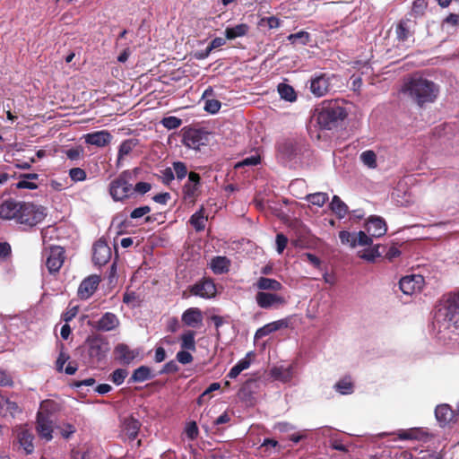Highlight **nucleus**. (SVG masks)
Here are the masks:
<instances>
[{
  "instance_id": "nucleus-63",
  "label": "nucleus",
  "mask_w": 459,
  "mask_h": 459,
  "mask_svg": "<svg viewBox=\"0 0 459 459\" xmlns=\"http://www.w3.org/2000/svg\"><path fill=\"white\" fill-rule=\"evenodd\" d=\"M96 383L93 377H89L84 380H74L70 385L74 388H81L82 386H92Z\"/></svg>"
},
{
  "instance_id": "nucleus-41",
  "label": "nucleus",
  "mask_w": 459,
  "mask_h": 459,
  "mask_svg": "<svg viewBox=\"0 0 459 459\" xmlns=\"http://www.w3.org/2000/svg\"><path fill=\"white\" fill-rule=\"evenodd\" d=\"M221 388V385L220 383H217V382H214V383H212L201 394L200 396L197 398L196 400V403L199 405V406H202L204 405V403H206L211 396H210V394L214 392V391H217Z\"/></svg>"
},
{
  "instance_id": "nucleus-49",
  "label": "nucleus",
  "mask_w": 459,
  "mask_h": 459,
  "mask_svg": "<svg viewBox=\"0 0 459 459\" xmlns=\"http://www.w3.org/2000/svg\"><path fill=\"white\" fill-rule=\"evenodd\" d=\"M161 125L169 130L177 129L182 125V120L177 117H167L161 120Z\"/></svg>"
},
{
  "instance_id": "nucleus-19",
  "label": "nucleus",
  "mask_w": 459,
  "mask_h": 459,
  "mask_svg": "<svg viewBox=\"0 0 459 459\" xmlns=\"http://www.w3.org/2000/svg\"><path fill=\"white\" fill-rule=\"evenodd\" d=\"M366 230L371 237L380 238L386 233L387 226L383 218L371 216L366 223Z\"/></svg>"
},
{
  "instance_id": "nucleus-24",
  "label": "nucleus",
  "mask_w": 459,
  "mask_h": 459,
  "mask_svg": "<svg viewBox=\"0 0 459 459\" xmlns=\"http://www.w3.org/2000/svg\"><path fill=\"white\" fill-rule=\"evenodd\" d=\"M398 437L401 440H423L429 437V433L420 428H412L406 430H400Z\"/></svg>"
},
{
  "instance_id": "nucleus-29",
  "label": "nucleus",
  "mask_w": 459,
  "mask_h": 459,
  "mask_svg": "<svg viewBox=\"0 0 459 459\" xmlns=\"http://www.w3.org/2000/svg\"><path fill=\"white\" fill-rule=\"evenodd\" d=\"M39 178V174L37 173H26L20 175V180L15 185L18 189H30L34 190L38 188V185L33 182V180H37Z\"/></svg>"
},
{
  "instance_id": "nucleus-20",
  "label": "nucleus",
  "mask_w": 459,
  "mask_h": 459,
  "mask_svg": "<svg viewBox=\"0 0 459 459\" xmlns=\"http://www.w3.org/2000/svg\"><path fill=\"white\" fill-rule=\"evenodd\" d=\"M456 413L448 404H439L435 409V416L441 427L448 425L450 422L456 421Z\"/></svg>"
},
{
  "instance_id": "nucleus-61",
  "label": "nucleus",
  "mask_w": 459,
  "mask_h": 459,
  "mask_svg": "<svg viewBox=\"0 0 459 459\" xmlns=\"http://www.w3.org/2000/svg\"><path fill=\"white\" fill-rule=\"evenodd\" d=\"M12 255L11 245L8 242H0V259L7 260Z\"/></svg>"
},
{
  "instance_id": "nucleus-15",
  "label": "nucleus",
  "mask_w": 459,
  "mask_h": 459,
  "mask_svg": "<svg viewBox=\"0 0 459 459\" xmlns=\"http://www.w3.org/2000/svg\"><path fill=\"white\" fill-rule=\"evenodd\" d=\"M100 282V277L97 274L86 277L79 285L77 290L78 297L84 300L90 299L97 290Z\"/></svg>"
},
{
  "instance_id": "nucleus-17",
  "label": "nucleus",
  "mask_w": 459,
  "mask_h": 459,
  "mask_svg": "<svg viewBox=\"0 0 459 459\" xmlns=\"http://www.w3.org/2000/svg\"><path fill=\"white\" fill-rule=\"evenodd\" d=\"M111 257V249L105 240H98L93 245L92 261L97 265L106 264Z\"/></svg>"
},
{
  "instance_id": "nucleus-54",
  "label": "nucleus",
  "mask_w": 459,
  "mask_h": 459,
  "mask_svg": "<svg viewBox=\"0 0 459 459\" xmlns=\"http://www.w3.org/2000/svg\"><path fill=\"white\" fill-rule=\"evenodd\" d=\"M71 179L74 182L83 181L86 179V172L81 168H73L69 171Z\"/></svg>"
},
{
  "instance_id": "nucleus-32",
  "label": "nucleus",
  "mask_w": 459,
  "mask_h": 459,
  "mask_svg": "<svg viewBox=\"0 0 459 459\" xmlns=\"http://www.w3.org/2000/svg\"><path fill=\"white\" fill-rule=\"evenodd\" d=\"M37 431L40 437L45 438L47 441L52 439V423L45 418L39 417L37 420Z\"/></svg>"
},
{
  "instance_id": "nucleus-16",
  "label": "nucleus",
  "mask_w": 459,
  "mask_h": 459,
  "mask_svg": "<svg viewBox=\"0 0 459 459\" xmlns=\"http://www.w3.org/2000/svg\"><path fill=\"white\" fill-rule=\"evenodd\" d=\"M119 324L117 315L111 312H106L98 321L90 323L92 327L100 332L113 331L119 326Z\"/></svg>"
},
{
  "instance_id": "nucleus-64",
  "label": "nucleus",
  "mask_w": 459,
  "mask_h": 459,
  "mask_svg": "<svg viewBox=\"0 0 459 459\" xmlns=\"http://www.w3.org/2000/svg\"><path fill=\"white\" fill-rule=\"evenodd\" d=\"M272 333H273V330L269 323L256 330V332L255 333V338L261 339V338H264V337L269 335Z\"/></svg>"
},
{
  "instance_id": "nucleus-3",
  "label": "nucleus",
  "mask_w": 459,
  "mask_h": 459,
  "mask_svg": "<svg viewBox=\"0 0 459 459\" xmlns=\"http://www.w3.org/2000/svg\"><path fill=\"white\" fill-rule=\"evenodd\" d=\"M347 116L348 112L342 100H325L319 108L317 122L322 128L331 130L340 126Z\"/></svg>"
},
{
  "instance_id": "nucleus-47",
  "label": "nucleus",
  "mask_w": 459,
  "mask_h": 459,
  "mask_svg": "<svg viewBox=\"0 0 459 459\" xmlns=\"http://www.w3.org/2000/svg\"><path fill=\"white\" fill-rule=\"evenodd\" d=\"M57 429L65 439L70 438L76 432L75 426L68 422L60 424Z\"/></svg>"
},
{
  "instance_id": "nucleus-22",
  "label": "nucleus",
  "mask_w": 459,
  "mask_h": 459,
  "mask_svg": "<svg viewBox=\"0 0 459 459\" xmlns=\"http://www.w3.org/2000/svg\"><path fill=\"white\" fill-rule=\"evenodd\" d=\"M254 287L259 291L278 292L284 289L283 285L277 280L261 276L254 283Z\"/></svg>"
},
{
  "instance_id": "nucleus-8",
  "label": "nucleus",
  "mask_w": 459,
  "mask_h": 459,
  "mask_svg": "<svg viewBox=\"0 0 459 459\" xmlns=\"http://www.w3.org/2000/svg\"><path fill=\"white\" fill-rule=\"evenodd\" d=\"M201 177L198 173L191 171L188 179L183 186V199L186 203L195 204L200 193Z\"/></svg>"
},
{
  "instance_id": "nucleus-33",
  "label": "nucleus",
  "mask_w": 459,
  "mask_h": 459,
  "mask_svg": "<svg viewBox=\"0 0 459 459\" xmlns=\"http://www.w3.org/2000/svg\"><path fill=\"white\" fill-rule=\"evenodd\" d=\"M205 209L202 205L198 211H196L189 220L190 224L195 228L196 231H203L205 229V221L207 217L204 216Z\"/></svg>"
},
{
  "instance_id": "nucleus-13",
  "label": "nucleus",
  "mask_w": 459,
  "mask_h": 459,
  "mask_svg": "<svg viewBox=\"0 0 459 459\" xmlns=\"http://www.w3.org/2000/svg\"><path fill=\"white\" fill-rule=\"evenodd\" d=\"M331 90V76L326 74H316L310 81V91L316 97H322Z\"/></svg>"
},
{
  "instance_id": "nucleus-11",
  "label": "nucleus",
  "mask_w": 459,
  "mask_h": 459,
  "mask_svg": "<svg viewBox=\"0 0 459 459\" xmlns=\"http://www.w3.org/2000/svg\"><path fill=\"white\" fill-rule=\"evenodd\" d=\"M189 291L194 296L203 299H212L216 296L217 289L214 281L210 278H203L189 287Z\"/></svg>"
},
{
  "instance_id": "nucleus-46",
  "label": "nucleus",
  "mask_w": 459,
  "mask_h": 459,
  "mask_svg": "<svg viewBox=\"0 0 459 459\" xmlns=\"http://www.w3.org/2000/svg\"><path fill=\"white\" fill-rule=\"evenodd\" d=\"M380 248L381 246H376L374 247L365 249L360 257L367 261H374L376 257H379L382 255L383 251H380ZM382 248L385 247H382Z\"/></svg>"
},
{
  "instance_id": "nucleus-38",
  "label": "nucleus",
  "mask_w": 459,
  "mask_h": 459,
  "mask_svg": "<svg viewBox=\"0 0 459 459\" xmlns=\"http://www.w3.org/2000/svg\"><path fill=\"white\" fill-rule=\"evenodd\" d=\"M278 92L281 99L287 101H294L297 99L296 92L292 86L286 83H280L278 85Z\"/></svg>"
},
{
  "instance_id": "nucleus-10",
  "label": "nucleus",
  "mask_w": 459,
  "mask_h": 459,
  "mask_svg": "<svg viewBox=\"0 0 459 459\" xmlns=\"http://www.w3.org/2000/svg\"><path fill=\"white\" fill-rule=\"evenodd\" d=\"M255 302L260 308L270 309L279 307L286 304V299L277 292L257 291Z\"/></svg>"
},
{
  "instance_id": "nucleus-51",
  "label": "nucleus",
  "mask_w": 459,
  "mask_h": 459,
  "mask_svg": "<svg viewBox=\"0 0 459 459\" xmlns=\"http://www.w3.org/2000/svg\"><path fill=\"white\" fill-rule=\"evenodd\" d=\"M221 107V101L215 99L206 100L204 103V110L210 114L218 113Z\"/></svg>"
},
{
  "instance_id": "nucleus-28",
  "label": "nucleus",
  "mask_w": 459,
  "mask_h": 459,
  "mask_svg": "<svg viewBox=\"0 0 459 459\" xmlns=\"http://www.w3.org/2000/svg\"><path fill=\"white\" fill-rule=\"evenodd\" d=\"M249 31V26L247 23L237 24L233 27H227L224 34L226 39L232 40L237 38L246 36Z\"/></svg>"
},
{
  "instance_id": "nucleus-9",
  "label": "nucleus",
  "mask_w": 459,
  "mask_h": 459,
  "mask_svg": "<svg viewBox=\"0 0 459 459\" xmlns=\"http://www.w3.org/2000/svg\"><path fill=\"white\" fill-rule=\"evenodd\" d=\"M65 249L59 246L50 247L46 251V266L49 273L54 274L59 272L65 259Z\"/></svg>"
},
{
  "instance_id": "nucleus-34",
  "label": "nucleus",
  "mask_w": 459,
  "mask_h": 459,
  "mask_svg": "<svg viewBox=\"0 0 459 459\" xmlns=\"http://www.w3.org/2000/svg\"><path fill=\"white\" fill-rule=\"evenodd\" d=\"M410 20H401L395 27V34L396 38L400 41H405L409 39V37L413 35V31L411 30V27L409 25Z\"/></svg>"
},
{
  "instance_id": "nucleus-1",
  "label": "nucleus",
  "mask_w": 459,
  "mask_h": 459,
  "mask_svg": "<svg viewBox=\"0 0 459 459\" xmlns=\"http://www.w3.org/2000/svg\"><path fill=\"white\" fill-rule=\"evenodd\" d=\"M438 91V86L432 81L413 75L404 80L400 91L421 108L427 103L434 102Z\"/></svg>"
},
{
  "instance_id": "nucleus-45",
  "label": "nucleus",
  "mask_w": 459,
  "mask_h": 459,
  "mask_svg": "<svg viewBox=\"0 0 459 459\" xmlns=\"http://www.w3.org/2000/svg\"><path fill=\"white\" fill-rule=\"evenodd\" d=\"M127 376L128 371L126 368H117L110 374L109 379L115 385H120L121 384H123Z\"/></svg>"
},
{
  "instance_id": "nucleus-30",
  "label": "nucleus",
  "mask_w": 459,
  "mask_h": 459,
  "mask_svg": "<svg viewBox=\"0 0 459 459\" xmlns=\"http://www.w3.org/2000/svg\"><path fill=\"white\" fill-rule=\"evenodd\" d=\"M230 260L226 256H215L211 263V268L216 274L226 273L230 271Z\"/></svg>"
},
{
  "instance_id": "nucleus-21",
  "label": "nucleus",
  "mask_w": 459,
  "mask_h": 459,
  "mask_svg": "<svg viewBox=\"0 0 459 459\" xmlns=\"http://www.w3.org/2000/svg\"><path fill=\"white\" fill-rule=\"evenodd\" d=\"M16 439L26 455H30L34 451V436L27 429L22 427L18 428L16 429Z\"/></svg>"
},
{
  "instance_id": "nucleus-12",
  "label": "nucleus",
  "mask_w": 459,
  "mask_h": 459,
  "mask_svg": "<svg viewBox=\"0 0 459 459\" xmlns=\"http://www.w3.org/2000/svg\"><path fill=\"white\" fill-rule=\"evenodd\" d=\"M425 283L424 277L420 274H411L403 277L399 281L400 290L406 295L420 292Z\"/></svg>"
},
{
  "instance_id": "nucleus-31",
  "label": "nucleus",
  "mask_w": 459,
  "mask_h": 459,
  "mask_svg": "<svg viewBox=\"0 0 459 459\" xmlns=\"http://www.w3.org/2000/svg\"><path fill=\"white\" fill-rule=\"evenodd\" d=\"M114 353L117 359L127 364L135 358L134 352L125 343L117 344L114 349Z\"/></svg>"
},
{
  "instance_id": "nucleus-43",
  "label": "nucleus",
  "mask_w": 459,
  "mask_h": 459,
  "mask_svg": "<svg viewBox=\"0 0 459 459\" xmlns=\"http://www.w3.org/2000/svg\"><path fill=\"white\" fill-rule=\"evenodd\" d=\"M361 161L364 165L368 167L369 169H376L377 166V155L375 152L371 150H368L363 152L359 156Z\"/></svg>"
},
{
  "instance_id": "nucleus-48",
  "label": "nucleus",
  "mask_w": 459,
  "mask_h": 459,
  "mask_svg": "<svg viewBox=\"0 0 459 459\" xmlns=\"http://www.w3.org/2000/svg\"><path fill=\"white\" fill-rule=\"evenodd\" d=\"M172 166H173L172 169L174 171L175 177L178 180H182L183 178H186V176L187 175V168L184 162L175 161V162H173Z\"/></svg>"
},
{
  "instance_id": "nucleus-25",
  "label": "nucleus",
  "mask_w": 459,
  "mask_h": 459,
  "mask_svg": "<svg viewBox=\"0 0 459 459\" xmlns=\"http://www.w3.org/2000/svg\"><path fill=\"white\" fill-rule=\"evenodd\" d=\"M154 377L155 375L152 373V369L148 366H140L133 371L128 379V384L144 382L152 379Z\"/></svg>"
},
{
  "instance_id": "nucleus-58",
  "label": "nucleus",
  "mask_w": 459,
  "mask_h": 459,
  "mask_svg": "<svg viewBox=\"0 0 459 459\" xmlns=\"http://www.w3.org/2000/svg\"><path fill=\"white\" fill-rule=\"evenodd\" d=\"M160 174L161 181L166 186H169L175 179V174L171 168H166L160 171Z\"/></svg>"
},
{
  "instance_id": "nucleus-18",
  "label": "nucleus",
  "mask_w": 459,
  "mask_h": 459,
  "mask_svg": "<svg viewBox=\"0 0 459 459\" xmlns=\"http://www.w3.org/2000/svg\"><path fill=\"white\" fill-rule=\"evenodd\" d=\"M203 319V312L199 307H189L186 309L181 316L183 325L191 328L200 327Z\"/></svg>"
},
{
  "instance_id": "nucleus-53",
  "label": "nucleus",
  "mask_w": 459,
  "mask_h": 459,
  "mask_svg": "<svg viewBox=\"0 0 459 459\" xmlns=\"http://www.w3.org/2000/svg\"><path fill=\"white\" fill-rule=\"evenodd\" d=\"M339 238L342 244H350L351 247H356L355 233L342 230L339 232Z\"/></svg>"
},
{
  "instance_id": "nucleus-23",
  "label": "nucleus",
  "mask_w": 459,
  "mask_h": 459,
  "mask_svg": "<svg viewBox=\"0 0 459 459\" xmlns=\"http://www.w3.org/2000/svg\"><path fill=\"white\" fill-rule=\"evenodd\" d=\"M84 138L88 144L104 147L111 142L112 135L108 131L103 130L87 134Z\"/></svg>"
},
{
  "instance_id": "nucleus-39",
  "label": "nucleus",
  "mask_w": 459,
  "mask_h": 459,
  "mask_svg": "<svg viewBox=\"0 0 459 459\" xmlns=\"http://www.w3.org/2000/svg\"><path fill=\"white\" fill-rule=\"evenodd\" d=\"M273 378L282 382H288L291 378V370L290 368L274 367L271 370Z\"/></svg>"
},
{
  "instance_id": "nucleus-7",
  "label": "nucleus",
  "mask_w": 459,
  "mask_h": 459,
  "mask_svg": "<svg viewBox=\"0 0 459 459\" xmlns=\"http://www.w3.org/2000/svg\"><path fill=\"white\" fill-rule=\"evenodd\" d=\"M183 143L188 148L200 150L209 143V133L195 128H184Z\"/></svg>"
},
{
  "instance_id": "nucleus-6",
  "label": "nucleus",
  "mask_w": 459,
  "mask_h": 459,
  "mask_svg": "<svg viewBox=\"0 0 459 459\" xmlns=\"http://www.w3.org/2000/svg\"><path fill=\"white\" fill-rule=\"evenodd\" d=\"M45 216L46 214L42 207H39L31 203L22 202L17 223L33 227L41 222Z\"/></svg>"
},
{
  "instance_id": "nucleus-2",
  "label": "nucleus",
  "mask_w": 459,
  "mask_h": 459,
  "mask_svg": "<svg viewBox=\"0 0 459 459\" xmlns=\"http://www.w3.org/2000/svg\"><path fill=\"white\" fill-rule=\"evenodd\" d=\"M80 350L84 363L95 368L104 362L110 351V346L106 337L100 334H92L86 338Z\"/></svg>"
},
{
  "instance_id": "nucleus-37",
  "label": "nucleus",
  "mask_w": 459,
  "mask_h": 459,
  "mask_svg": "<svg viewBox=\"0 0 459 459\" xmlns=\"http://www.w3.org/2000/svg\"><path fill=\"white\" fill-rule=\"evenodd\" d=\"M250 354L251 352L247 353L246 358L238 361V363L230 368L227 377L231 379L236 378L243 370L247 369L251 365L250 359H247Z\"/></svg>"
},
{
  "instance_id": "nucleus-14",
  "label": "nucleus",
  "mask_w": 459,
  "mask_h": 459,
  "mask_svg": "<svg viewBox=\"0 0 459 459\" xmlns=\"http://www.w3.org/2000/svg\"><path fill=\"white\" fill-rule=\"evenodd\" d=\"M22 204V202H18L13 199L4 201L0 204V218L6 221H14L17 223Z\"/></svg>"
},
{
  "instance_id": "nucleus-52",
  "label": "nucleus",
  "mask_w": 459,
  "mask_h": 459,
  "mask_svg": "<svg viewBox=\"0 0 459 459\" xmlns=\"http://www.w3.org/2000/svg\"><path fill=\"white\" fill-rule=\"evenodd\" d=\"M356 246H370L372 244L371 237L368 236L366 232L360 230L355 233Z\"/></svg>"
},
{
  "instance_id": "nucleus-50",
  "label": "nucleus",
  "mask_w": 459,
  "mask_h": 459,
  "mask_svg": "<svg viewBox=\"0 0 459 459\" xmlns=\"http://www.w3.org/2000/svg\"><path fill=\"white\" fill-rule=\"evenodd\" d=\"M152 189V185L148 182H138L133 185V198L136 195H143Z\"/></svg>"
},
{
  "instance_id": "nucleus-4",
  "label": "nucleus",
  "mask_w": 459,
  "mask_h": 459,
  "mask_svg": "<svg viewBox=\"0 0 459 459\" xmlns=\"http://www.w3.org/2000/svg\"><path fill=\"white\" fill-rule=\"evenodd\" d=\"M139 169H126L115 178L108 186V193L115 202H126L133 198V181Z\"/></svg>"
},
{
  "instance_id": "nucleus-36",
  "label": "nucleus",
  "mask_w": 459,
  "mask_h": 459,
  "mask_svg": "<svg viewBox=\"0 0 459 459\" xmlns=\"http://www.w3.org/2000/svg\"><path fill=\"white\" fill-rule=\"evenodd\" d=\"M330 208L333 213L340 219L344 218L348 214V206L342 201L338 195H333L330 204Z\"/></svg>"
},
{
  "instance_id": "nucleus-62",
  "label": "nucleus",
  "mask_w": 459,
  "mask_h": 459,
  "mask_svg": "<svg viewBox=\"0 0 459 459\" xmlns=\"http://www.w3.org/2000/svg\"><path fill=\"white\" fill-rule=\"evenodd\" d=\"M288 243L287 237L282 233H278L276 235V246H277V252L279 254H281L283 250L285 249Z\"/></svg>"
},
{
  "instance_id": "nucleus-44",
  "label": "nucleus",
  "mask_w": 459,
  "mask_h": 459,
  "mask_svg": "<svg viewBox=\"0 0 459 459\" xmlns=\"http://www.w3.org/2000/svg\"><path fill=\"white\" fill-rule=\"evenodd\" d=\"M334 387L342 394H350L353 392V384L348 377L339 380Z\"/></svg>"
},
{
  "instance_id": "nucleus-55",
  "label": "nucleus",
  "mask_w": 459,
  "mask_h": 459,
  "mask_svg": "<svg viewBox=\"0 0 459 459\" xmlns=\"http://www.w3.org/2000/svg\"><path fill=\"white\" fill-rule=\"evenodd\" d=\"M264 24H266L269 29H276L280 26L281 22L280 20L275 16H270V17H263L258 25L263 26Z\"/></svg>"
},
{
  "instance_id": "nucleus-26",
  "label": "nucleus",
  "mask_w": 459,
  "mask_h": 459,
  "mask_svg": "<svg viewBox=\"0 0 459 459\" xmlns=\"http://www.w3.org/2000/svg\"><path fill=\"white\" fill-rule=\"evenodd\" d=\"M136 139H126L121 143L118 148L117 160L116 162L117 168L121 167L122 160L128 156L137 145Z\"/></svg>"
},
{
  "instance_id": "nucleus-57",
  "label": "nucleus",
  "mask_w": 459,
  "mask_h": 459,
  "mask_svg": "<svg viewBox=\"0 0 459 459\" xmlns=\"http://www.w3.org/2000/svg\"><path fill=\"white\" fill-rule=\"evenodd\" d=\"M179 370V368L175 360H169V362L165 363L162 367V368L160 370L159 374H174L177 373Z\"/></svg>"
},
{
  "instance_id": "nucleus-60",
  "label": "nucleus",
  "mask_w": 459,
  "mask_h": 459,
  "mask_svg": "<svg viewBox=\"0 0 459 459\" xmlns=\"http://www.w3.org/2000/svg\"><path fill=\"white\" fill-rule=\"evenodd\" d=\"M151 212V207L148 205L141 206L134 209L130 213L131 219H138L148 214Z\"/></svg>"
},
{
  "instance_id": "nucleus-27",
  "label": "nucleus",
  "mask_w": 459,
  "mask_h": 459,
  "mask_svg": "<svg viewBox=\"0 0 459 459\" xmlns=\"http://www.w3.org/2000/svg\"><path fill=\"white\" fill-rule=\"evenodd\" d=\"M140 428V421L132 416L126 418L123 421V430L131 439L137 437Z\"/></svg>"
},
{
  "instance_id": "nucleus-40",
  "label": "nucleus",
  "mask_w": 459,
  "mask_h": 459,
  "mask_svg": "<svg viewBox=\"0 0 459 459\" xmlns=\"http://www.w3.org/2000/svg\"><path fill=\"white\" fill-rule=\"evenodd\" d=\"M287 39L291 44H300V45H307L310 40V34L307 31L300 30L296 33L290 34L287 37Z\"/></svg>"
},
{
  "instance_id": "nucleus-56",
  "label": "nucleus",
  "mask_w": 459,
  "mask_h": 459,
  "mask_svg": "<svg viewBox=\"0 0 459 459\" xmlns=\"http://www.w3.org/2000/svg\"><path fill=\"white\" fill-rule=\"evenodd\" d=\"M176 358H177V360L183 365L189 364L194 359L192 354L186 350L179 351L177 353Z\"/></svg>"
},
{
  "instance_id": "nucleus-59",
  "label": "nucleus",
  "mask_w": 459,
  "mask_h": 459,
  "mask_svg": "<svg viewBox=\"0 0 459 459\" xmlns=\"http://www.w3.org/2000/svg\"><path fill=\"white\" fill-rule=\"evenodd\" d=\"M427 4L425 0H414L412 4V13L416 15H423Z\"/></svg>"
},
{
  "instance_id": "nucleus-35",
  "label": "nucleus",
  "mask_w": 459,
  "mask_h": 459,
  "mask_svg": "<svg viewBox=\"0 0 459 459\" xmlns=\"http://www.w3.org/2000/svg\"><path fill=\"white\" fill-rule=\"evenodd\" d=\"M195 332L193 330H187L180 336V347L182 350L195 351L196 350L195 345Z\"/></svg>"
},
{
  "instance_id": "nucleus-42",
  "label": "nucleus",
  "mask_w": 459,
  "mask_h": 459,
  "mask_svg": "<svg viewBox=\"0 0 459 459\" xmlns=\"http://www.w3.org/2000/svg\"><path fill=\"white\" fill-rule=\"evenodd\" d=\"M306 200L313 205L322 207L327 202L328 195L322 192L309 194L306 196Z\"/></svg>"
},
{
  "instance_id": "nucleus-5",
  "label": "nucleus",
  "mask_w": 459,
  "mask_h": 459,
  "mask_svg": "<svg viewBox=\"0 0 459 459\" xmlns=\"http://www.w3.org/2000/svg\"><path fill=\"white\" fill-rule=\"evenodd\" d=\"M436 320L446 328L459 326V291L444 296L436 314Z\"/></svg>"
}]
</instances>
